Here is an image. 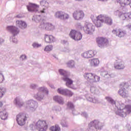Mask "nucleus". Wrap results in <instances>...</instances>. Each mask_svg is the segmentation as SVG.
Returning <instances> with one entry per match:
<instances>
[{
	"label": "nucleus",
	"instance_id": "nucleus-14",
	"mask_svg": "<svg viewBox=\"0 0 131 131\" xmlns=\"http://www.w3.org/2000/svg\"><path fill=\"white\" fill-rule=\"evenodd\" d=\"M57 92L58 94L63 96H68V97H72L73 96V93L67 89L60 88L57 90Z\"/></svg>",
	"mask_w": 131,
	"mask_h": 131
},
{
	"label": "nucleus",
	"instance_id": "nucleus-24",
	"mask_svg": "<svg viewBox=\"0 0 131 131\" xmlns=\"http://www.w3.org/2000/svg\"><path fill=\"white\" fill-rule=\"evenodd\" d=\"M102 18L103 20V23H105L107 25H112L113 24L112 18L107 15H102Z\"/></svg>",
	"mask_w": 131,
	"mask_h": 131
},
{
	"label": "nucleus",
	"instance_id": "nucleus-11",
	"mask_svg": "<svg viewBox=\"0 0 131 131\" xmlns=\"http://www.w3.org/2000/svg\"><path fill=\"white\" fill-rule=\"evenodd\" d=\"M54 17L61 20H68L70 18L69 14L62 11H57L54 13Z\"/></svg>",
	"mask_w": 131,
	"mask_h": 131
},
{
	"label": "nucleus",
	"instance_id": "nucleus-47",
	"mask_svg": "<svg viewBox=\"0 0 131 131\" xmlns=\"http://www.w3.org/2000/svg\"><path fill=\"white\" fill-rule=\"evenodd\" d=\"M19 58L21 61H24L27 59V56L25 54H23Z\"/></svg>",
	"mask_w": 131,
	"mask_h": 131
},
{
	"label": "nucleus",
	"instance_id": "nucleus-1",
	"mask_svg": "<svg viewBox=\"0 0 131 131\" xmlns=\"http://www.w3.org/2000/svg\"><path fill=\"white\" fill-rule=\"evenodd\" d=\"M105 100L112 105H115L116 108L115 110V114L121 117H126L128 114L131 113V105L127 104L126 105L124 104L119 102L118 101L115 102L110 96H106L105 97Z\"/></svg>",
	"mask_w": 131,
	"mask_h": 131
},
{
	"label": "nucleus",
	"instance_id": "nucleus-58",
	"mask_svg": "<svg viewBox=\"0 0 131 131\" xmlns=\"http://www.w3.org/2000/svg\"><path fill=\"white\" fill-rule=\"evenodd\" d=\"M3 106V103L0 101V108Z\"/></svg>",
	"mask_w": 131,
	"mask_h": 131
},
{
	"label": "nucleus",
	"instance_id": "nucleus-34",
	"mask_svg": "<svg viewBox=\"0 0 131 131\" xmlns=\"http://www.w3.org/2000/svg\"><path fill=\"white\" fill-rule=\"evenodd\" d=\"M8 116V113L5 110L0 112V118L3 120L7 119Z\"/></svg>",
	"mask_w": 131,
	"mask_h": 131
},
{
	"label": "nucleus",
	"instance_id": "nucleus-20",
	"mask_svg": "<svg viewBox=\"0 0 131 131\" xmlns=\"http://www.w3.org/2000/svg\"><path fill=\"white\" fill-rule=\"evenodd\" d=\"M112 33L118 37H123L126 34V32L120 29L113 30Z\"/></svg>",
	"mask_w": 131,
	"mask_h": 131
},
{
	"label": "nucleus",
	"instance_id": "nucleus-10",
	"mask_svg": "<svg viewBox=\"0 0 131 131\" xmlns=\"http://www.w3.org/2000/svg\"><path fill=\"white\" fill-rule=\"evenodd\" d=\"M83 30L86 34H93L95 32V26L91 23L86 24L83 27Z\"/></svg>",
	"mask_w": 131,
	"mask_h": 131
},
{
	"label": "nucleus",
	"instance_id": "nucleus-39",
	"mask_svg": "<svg viewBox=\"0 0 131 131\" xmlns=\"http://www.w3.org/2000/svg\"><path fill=\"white\" fill-rule=\"evenodd\" d=\"M7 93V89L5 87H0V98H3Z\"/></svg>",
	"mask_w": 131,
	"mask_h": 131
},
{
	"label": "nucleus",
	"instance_id": "nucleus-5",
	"mask_svg": "<svg viewBox=\"0 0 131 131\" xmlns=\"http://www.w3.org/2000/svg\"><path fill=\"white\" fill-rule=\"evenodd\" d=\"M83 76L89 82H90V83L99 82L100 79V76L91 73H85L84 74Z\"/></svg>",
	"mask_w": 131,
	"mask_h": 131
},
{
	"label": "nucleus",
	"instance_id": "nucleus-55",
	"mask_svg": "<svg viewBox=\"0 0 131 131\" xmlns=\"http://www.w3.org/2000/svg\"><path fill=\"white\" fill-rule=\"evenodd\" d=\"M127 28H128V29H131V25H128V26H127Z\"/></svg>",
	"mask_w": 131,
	"mask_h": 131
},
{
	"label": "nucleus",
	"instance_id": "nucleus-4",
	"mask_svg": "<svg viewBox=\"0 0 131 131\" xmlns=\"http://www.w3.org/2000/svg\"><path fill=\"white\" fill-rule=\"evenodd\" d=\"M104 125H105L104 122L98 120H94L89 123L88 128L85 131H95V128L96 129H102Z\"/></svg>",
	"mask_w": 131,
	"mask_h": 131
},
{
	"label": "nucleus",
	"instance_id": "nucleus-45",
	"mask_svg": "<svg viewBox=\"0 0 131 131\" xmlns=\"http://www.w3.org/2000/svg\"><path fill=\"white\" fill-rule=\"evenodd\" d=\"M53 110L54 111H56V112H60V111L61 110V108L59 106H54L53 107Z\"/></svg>",
	"mask_w": 131,
	"mask_h": 131
},
{
	"label": "nucleus",
	"instance_id": "nucleus-32",
	"mask_svg": "<svg viewBox=\"0 0 131 131\" xmlns=\"http://www.w3.org/2000/svg\"><path fill=\"white\" fill-rule=\"evenodd\" d=\"M33 97L38 101H41V100H43V98H45V95H43V93H42L38 92L37 94L34 95Z\"/></svg>",
	"mask_w": 131,
	"mask_h": 131
},
{
	"label": "nucleus",
	"instance_id": "nucleus-17",
	"mask_svg": "<svg viewBox=\"0 0 131 131\" xmlns=\"http://www.w3.org/2000/svg\"><path fill=\"white\" fill-rule=\"evenodd\" d=\"M114 68L117 70H122L125 68L124 62L121 59H118L114 64Z\"/></svg>",
	"mask_w": 131,
	"mask_h": 131
},
{
	"label": "nucleus",
	"instance_id": "nucleus-54",
	"mask_svg": "<svg viewBox=\"0 0 131 131\" xmlns=\"http://www.w3.org/2000/svg\"><path fill=\"white\" fill-rule=\"evenodd\" d=\"M23 17V16L21 14H18V15H16V18H18V19H20Z\"/></svg>",
	"mask_w": 131,
	"mask_h": 131
},
{
	"label": "nucleus",
	"instance_id": "nucleus-31",
	"mask_svg": "<svg viewBox=\"0 0 131 131\" xmlns=\"http://www.w3.org/2000/svg\"><path fill=\"white\" fill-rule=\"evenodd\" d=\"M90 92L94 95H99V94H100L99 89L95 85H92L90 87Z\"/></svg>",
	"mask_w": 131,
	"mask_h": 131
},
{
	"label": "nucleus",
	"instance_id": "nucleus-61",
	"mask_svg": "<svg viewBox=\"0 0 131 131\" xmlns=\"http://www.w3.org/2000/svg\"><path fill=\"white\" fill-rule=\"evenodd\" d=\"M128 88V85H127V83H126V89Z\"/></svg>",
	"mask_w": 131,
	"mask_h": 131
},
{
	"label": "nucleus",
	"instance_id": "nucleus-50",
	"mask_svg": "<svg viewBox=\"0 0 131 131\" xmlns=\"http://www.w3.org/2000/svg\"><path fill=\"white\" fill-rule=\"evenodd\" d=\"M125 16H127V20L131 18V12L126 13Z\"/></svg>",
	"mask_w": 131,
	"mask_h": 131
},
{
	"label": "nucleus",
	"instance_id": "nucleus-53",
	"mask_svg": "<svg viewBox=\"0 0 131 131\" xmlns=\"http://www.w3.org/2000/svg\"><path fill=\"white\" fill-rule=\"evenodd\" d=\"M4 42H5V39L0 38V46H2Z\"/></svg>",
	"mask_w": 131,
	"mask_h": 131
},
{
	"label": "nucleus",
	"instance_id": "nucleus-6",
	"mask_svg": "<svg viewBox=\"0 0 131 131\" xmlns=\"http://www.w3.org/2000/svg\"><path fill=\"white\" fill-rule=\"evenodd\" d=\"M28 118V115L20 113L16 116V121L18 125L22 126L24 125Z\"/></svg>",
	"mask_w": 131,
	"mask_h": 131
},
{
	"label": "nucleus",
	"instance_id": "nucleus-46",
	"mask_svg": "<svg viewBox=\"0 0 131 131\" xmlns=\"http://www.w3.org/2000/svg\"><path fill=\"white\" fill-rule=\"evenodd\" d=\"M4 80H5V76L3 73H0V83H3Z\"/></svg>",
	"mask_w": 131,
	"mask_h": 131
},
{
	"label": "nucleus",
	"instance_id": "nucleus-30",
	"mask_svg": "<svg viewBox=\"0 0 131 131\" xmlns=\"http://www.w3.org/2000/svg\"><path fill=\"white\" fill-rule=\"evenodd\" d=\"M119 4L121 7H125V6H130L131 8V0H119Z\"/></svg>",
	"mask_w": 131,
	"mask_h": 131
},
{
	"label": "nucleus",
	"instance_id": "nucleus-8",
	"mask_svg": "<svg viewBox=\"0 0 131 131\" xmlns=\"http://www.w3.org/2000/svg\"><path fill=\"white\" fill-rule=\"evenodd\" d=\"M69 36L74 40H80L82 38L81 33L78 32L75 30H72L70 32Z\"/></svg>",
	"mask_w": 131,
	"mask_h": 131
},
{
	"label": "nucleus",
	"instance_id": "nucleus-42",
	"mask_svg": "<svg viewBox=\"0 0 131 131\" xmlns=\"http://www.w3.org/2000/svg\"><path fill=\"white\" fill-rule=\"evenodd\" d=\"M59 72L60 75L62 76V77H64V76H68V72L64 70L60 69L59 70Z\"/></svg>",
	"mask_w": 131,
	"mask_h": 131
},
{
	"label": "nucleus",
	"instance_id": "nucleus-18",
	"mask_svg": "<svg viewBox=\"0 0 131 131\" xmlns=\"http://www.w3.org/2000/svg\"><path fill=\"white\" fill-rule=\"evenodd\" d=\"M94 23L97 28L102 27L104 23V19H103V14H100L97 16V19L94 20Z\"/></svg>",
	"mask_w": 131,
	"mask_h": 131
},
{
	"label": "nucleus",
	"instance_id": "nucleus-59",
	"mask_svg": "<svg viewBox=\"0 0 131 131\" xmlns=\"http://www.w3.org/2000/svg\"><path fill=\"white\" fill-rule=\"evenodd\" d=\"M128 130L131 131V127L129 126V127L128 128Z\"/></svg>",
	"mask_w": 131,
	"mask_h": 131
},
{
	"label": "nucleus",
	"instance_id": "nucleus-16",
	"mask_svg": "<svg viewBox=\"0 0 131 131\" xmlns=\"http://www.w3.org/2000/svg\"><path fill=\"white\" fill-rule=\"evenodd\" d=\"M96 52L94 50H89L81 54V56L84 59H91L96 56Z\"/></svg>",
	"mask_w": 131,
	"mask_h": 131
},
{
	"label": "nucleus",
	"instance_id": "nucleus-13",
	"mask_svg": "<svg viewBox=\"0 0 131 131\" xmlns=\"http://www.w3.org/2000/svg\"><path fill=\"white\" fill-rule=\"evenodd\" d=\"M83 17H84V12L82 10H76L73 13V17L77 21L83 19Z\"/></svg>",
	"mask_w": 131,
	"mask_h": 131
},
{
	"label": "nucleus",
	"instance_id": "nucleus-51",
	"mask_svg": "<svg viewBox=\"0 0 131 131\" xmlns=\"http://www.w3.org/2000/svg\"><path fill=\"white\" fill-rule=\"evenodd\" d=\"M91 18L92 21H93V22H94V21H96V19H97V16H95V15H94V14H92V15H91Z\"/></svg>",
	"mask_w": 131,
	"mask_h": 131
},
{
	"label": "nucleus",
	"instance_id": "nucleus-49",
	"mask_svg": "<svg viewBox=\"0 0 131 131\" xmlns=\"http://www.w3.org/2000/svg\"><path fill=\"white\" fill-rule=\"evenodd\" d=\"M81 116H83V117H85V118H88L89 117V115H88V113L85 112H83L81 113Z\"/></svg>",
	"mask_w": 131,
	"mask_h": 131
},
{
	"label": "nucleus",
	"instance_id": "nucleus-56",
	"mask_svg": "<svg viewBox=\"0 0 131 131\" xmlns=\"http://www.w3.org/2000/svg\"><path fill=\"white\" fill-rule=\"evenodd\" d=\"M30 127H31V128H32V129H33V124H31V125H30Z\"/></svg>",
	"mask_w": 131,
	"mask_h": 131
},
{
	"label": "nucleus",
	"instance_id": "nucleus-41",
	"mask_svg": "<svg viewBox=\"0 0 131 131\" xmlns=\"http://www.w3.org/2000/svg\"><path fill=\"white\" fill-rule=\"evenodd\" d=\"M54 49V46L53 45H47L45 47L44 49L45 52H51V51H53Z\"/></svg>",
	"mask_w": 131,
	"mask_h": 131
},
{
	"label": "nucleus",
	"instance_id": "nucleus-15",
	"mask_svg": "<svg viewBox=\"0 0 131 131\" xmlns=\"http://www.w3.org/2000/svg\"><path fill=\"white\" fill-rule=\"evenodd\" d=\"M7 30L12 33V35L16 36L18 35L20 32V30L15 26H9L7 27Z\"/></svg>",
	"mask_w": 131,
	"mask_h": 131
},
{
	"label": "nucleus",
	"instance_id": "nucleus-33",
	"mask_svg": "<svg viewBox=\"0 0 131 131\" xmlns=\"http://www.w3.org/2000/svg\"><path fill=\"white\" fill-rule=\"evenodd\" d=\"M115 14L117 16H119V17H120L122 20H125V19H127V16H125V15H126V13H121V12L117 10L116 12H115Z\"/></svg>",
	"mask_w": 131,
	"mask_h": 131
},
{
	"label": "nucleus",
	"instance_id": "nucleus-3",
	"mask_svg": "<svg viewBox=\"0 0 131 131\" xmlns=\"http://www.w3.org/2000/svg\"><path fill=\"white\" fill-rule=\"evenodd\" d=\"M40 5L41 7H44L41 10H38L39 5L33 3H29V5L27 6V8L29 12L38 13V14H46L50 7V3L46 0H42L40 2Z\"/></svg>",
	"mask_w": 131,
	"mask_h": 131
},
{
	"label": "nucleus",
	"instance_id": "nucleus-26",
	"mask_svg": "<svg viewBox=\"0 0 131 131\" xmlns=\"http://www.w3.org/2000/svg\"><path fill=\"white\" fill-rule=\"evenodd\" d=\"M68 109H70L72 111L73 115H77V112L74 109V104L70 101H69L67 104Z\"/></svg>",
	"mask_w": 131,
	"mask_h": 131
},
{
	"label": "nucleus",
	"instance_id": "nucleus-19",
	"mask_svg": "<svg viewBox=\"0 0 131 131\" xmlns=\"http://www.w3.org/2000/svg\"><path fill=\"white\" fill-rule=\"evenodd\" d=\"M44 40L46 43H53L56 41V37L53 36V35H48L47 34L44 35Z\"/></svg>",
	"mask_w": 131,
	"mask_h": 131
},
{
	"label": "nucleus",
	"instance_id": "nucleus-28",
	"mask_svg": "<svg viewBox=\"0 0 131 131\" xmlns=\"http://www.w3.org/2000/svg\"><path fill=\"white\" fill-rule=\"evenodd\" d=\"M53 100L55 102H57L58 103V104H60V105H63L64 102V99L63 97L60 96H55L53 97Z\"/></svg>",
	"mask_w": 131,
	"mask_h": 131
},
{
	"label": "nucleus",
	"instance_id": "nucleus-57",
	"mask_svg": "<svg viewBox=\"0 0 131 131\" xmlns=\"http://www.w3.org/2000/svg\"><path fill=\"white\" fill-rule=\"evenodd\" d=\"M98 1H99L100 2H107V1H108V0H98Z\"/></svg>",
	"mask_w": 131,
	"mask_h": 131
},
{
	"label": "nucleus",
	"instance_id": "nucleus-29",
	"mask_svg": "<svg viewBox=\"0 0 131 131\" xmlns=\"http://www.w3.org/2000/svg\"><path fill=\"white\" fill-rule=\"evenodd\" d=\"M101 75L104 78H112V77H114V75L113 74H109L108 72L106 71H104L101 72Z\"/></svg>",
	"mask_w": 131,
	"mask_h": 131
},
{
	"label": "nucleus",
	"instance_id": "nucleus-52",
	"mask_svg": "<svg viewBox=\"0 0 131 131\" xmlns=\"http://www.w3.org/2000/svg\"><path fill=\"white\" fill-rule=\"evenodd\" d=\"M76 26L79 29H83V27H82V26H81V24H80V23H77L76 24Z\"/></svg>",
	"mask_w": 131,
	"mask_h": 131
},
{
	"label": "nucleus",
	"instance_id": "nucleus-48",
	"mask_svg": "<svg viewBox=\"0 0 131 131\" xmlns=\"http://www.w3.org/2000/svg\"><path fill=\"white\" fill-rule=\"evenodd\" d=\"M37 85L36 84H31L30 85V88L32 89V90H35V89H36L37 88Z\"/></svg>",
	"mask_w": 131,
	"mask_h": 131
},
{
	"label": "nucleus",
	"instance_id": "nucleus-22",
	"mask_svg": "<svg viewBox=\"0 0 131 131\" xmlns=\"http://www.w3.org/2000/svg\"><path fill=\"white\" fill-rule=\"evenodd\" d=\"M62 79L63 81H66V85L68 86V88H70L72 89V85L73 84V80L69 78V76H64L62 77Z\"/></svg>",
	"mask_w": 131,
	"mask_h": 131
},
{
	"label": "nucleus",
	"instance_id": "nucleus-23",
	"mask_svg": "<svg viewBox=\"0 0 131 131\" xmlns=\"http://www.w3.org/2000/svg\"><path fill=\"white\" fill-rule=\"evenodd\" d=\"M118 93L123 98H128L129 95L128 94V91L124 88V87H121L119 90Z\"/></svg>",
	"mask_w": 131,
	"mask_h": 131
},
{
	"label": "nucleus",
	"instance_id": "nucleus-21",
	"mask_svg": "<svg viewBox=\"0 0 131 131\" xmlns=\"http://www.w3.org/2000/svg\"><path fill=\"white\" fill-rule=\"evenodd\" d=\"M16 25L17 27H19V28H20V29H23V30H24V29H26L27 28V23H26L24 20H16Z\"/></svg>",
	"mask_w": 131,
	"mask_h": 131
},
{
	"label": "nucleus",
	"instance_id": "nucleus-35",
	"mask_svg": "<svg viewBox=\"0 0 131 131\" xmlns=\"http://www.w3.org/2000/svg\"><path fill=\"white\" fill-rule=\"evenodd\" d=\"M41 15L40 14L34 15L32 18L33 21H34L36 23H38V22L41 21Z\"/></svg>",
	"mask_w": 131,
	"mask_h": 131
},
{
	"label": "nucleus",
	"instance_id": "nucleus-2",
	"mask_svg": "<svg viewBox=\"0 0 131 131\" xmlns=\"http://www.w3.org/2000/svg\"><path fill=\"white\" fill-rule=\"evenodd\" d=\"M13 103L16 107H18L19 108H21V107L25 106V107L28 111H29V112H35V111H36L37 107H38L37 102L33 99L26 101L25 102V104L24 105V101H23V100H22L21 97H19L14 99Z\"/></svg>",
	"mask_w": 131,
	"mask_h": 131
},
{
	"label": "nucleus",
	"instance_id": "nucleus-38",
	"mask_svg": "<svg viewBox=\"0 0 131 131\" xmlns=\"http://www.w3.org/2000/svg\"><path fill=\"white\" fill-rule=\"evenodd\" d=\"M38 92L39 93H45L47 95L49 94V90L45 86L39 88L38 89Z\"/></svg>",
	"mask_w": 131,
	"mask_h": 131
},
{
	"label": "nucleus",
	"instance_id": "nucleus-44",
	"mask_svg": "<svg viewBox=\"0 0 131 131\" xmlns=\"http://www.w3.org/2000/svg\"><path fill=\"white\" fill-rule=\"evenodd\" d=\"M32 47H33L34 49H38V48L41 47V44L35 42L32 43Z\"/></svg>",
	"mask_w": 131,
	"mask_h": 131
},
{
	"label": "nucleus",
	"instance_id": "nucleus-37",
	"mask_svg": "<svg viewBox=\"0 0 131 131\" xmlns=\"http://www.w3.org/2000/svg\"><path fill=\"white\" fill-rule=\"evenodd\" d=\"M50 131H61V128L58 124H55L54 126H52L50 128Z\"/></svg>",
	"mask_w": 131,
	"mask_h": 131
},
{
	"label": "nucleus",
	"instance_id": "nucleus-9",
	"mask_svg": "<svg viewBox=\"0 0 131 131\" xmlns=\"http://www.w3.org/2000/svg\"><path fill=\"white\" fill-rule=\"evenodd\" d=\"M39 28H41V29H45L49 31L55 30V26L54 25L46 21H42L39 26Z\"/></svg>",
	"mask_w": 131,
	"mask_h": 131
},
{
	"label": "nucleus",
	"instance_id": "nucleus-40",
	"mask_svg": "<svg viewBox=\"0 0 131 131\" xmlns=\"http://www.w3.org/2000/svg\"><path fill=\"white\" fill-rule=\"evenodd\" d=\"M60 124L61 125L62 127H68V126H69L68 122L66 121V120H65V119H61Z\"/></svg>",
	"mask_w": 131,
	"mask_h": 131
},
{
	"label": "nucleus",
	"instance_id": "nucleus-7",
	"mask_svg": "<svg viewBox=\"0 0 131 131\" xmlns=\"http://www.w3.org/2000/svg\"><path fill=\"white\" fill-rule=\"evenodd\" d=\"M35 126L39 131H47L48 129V124L45 120H38L36 123Z\"/></svg>",
	"mask_w": 131,
	"mask_h": 131
},
{
	"label": "nucleus",
	"instance_id": "nucleus-12",
	"mask_svg": "<svg viewBox=\"0 0 131 131\" xmlns=\"http://www.w3.org/2000/svg\"><path fill=\"white\" fill-rule=\"evenodd\" d=\"M97 42L99 48L102 49L106 47L107 45H109V41L106 38L99 37L97 39Z\"/></svg>",
	"mask_w": 131,
	"mask_h": 131
},
{
	"label": "nucleus",
	"instance_id": "nucleus-60",
	"mask_svg": "<svg viewBox=\"0 0 131 131\" xmlns=\"http://www.w3.org/2000/svg\"><path fill=\"white\" fill-rule=\"evenodd\" d=\"M128 103L131 105V100H128Z\"/></svg>",
	"mask_w": 131,
	"mask_h": 131
},
{
	"label": "nucleus",
	"instance_id": "nucleus-62",
	"mask_svg": "<svg viewBox=\"0 0 131 131\" xmlns=\"http://www.w3.org/2000/svg\"><path fill=\"white\" fill-rule=\"evenodd\" d=\"M116 128H118V125L115 126Z\"/></svg>",
	"mask_w": 131,
	"mask_h": 131
},
{
	"label": "nucleus",
	"instance_id": "nucleus-43",
	"mask_svg": "<svg viewBox=\"0 0 131 131\" xmlns=\"http://www.w3.org/2000/svg\"><path fill=\"white\" fill-rule=\"evenodd\" d=\"M10 41L13 43H18V39L15 37V36H12L10 37Z\"/></svg>",
	"mask_w": 131,
	"mask_h": 131
},
{
	"label": "nucleus",
	"instance_id": "nucleus-25",
	"mask_svg": "<svg viewBox=\"0 0 131 131\" xmlns=\"http://www.w3.org/2000/svg\"><path fill=\"white\" fill-rule=\"evenodd\" d=\"M89 62L92 67H97L100 64V60L98 58H93L90 59Z\"/></svg>",
	"mask_w": 131,
	"mask_h": 131
},
{
	"label": "nucleus",
	"instance_id": "nucleus-36",
	"mask_svg": "<svg viewBox=\"0 0 131 131\" xmlns=\"http://www.w3.org/2000/svg\"><path fill=\"white\" fill-rule=\"evenodd\" d=\"M67 65L69 68H74L75 67V61L73 60H69L67 62Z\"/></svg>",
	"mask_w": 131,
	"mask_h": 131
},
{
	"label": "nucleus",
	"instance_id": "nucleus-27",
	"mask_svg": "<svg viewBox=\"0 0 131 131\" xmlns=\"http://www.w3.org/2000/svg\"><path fill=\"white\" fill-rule=\"evenodd\" d=\"M86 100H88L89 102H91L92 103H94V104H98V103H100L99 99L96 97H94L92 96V95H88L86 97Z\"/></svg>",
	"mask_w": 131,
	"mask_h": 131
}]
</instances>
